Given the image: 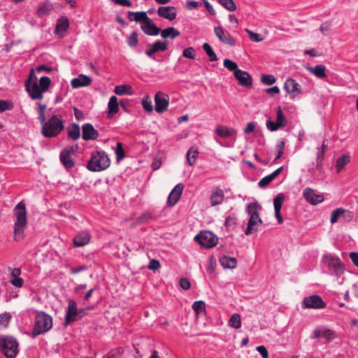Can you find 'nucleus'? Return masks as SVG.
Here are the masks:
<instances>
[{"label": "nucleus", "mask_w": 358, "mask_h": 358, "mask_svg": "<svg viewBox=\"0 0 358 358\" xmlns=\"http://www.w3.org/2000/svg\"><path fill=\"white\" fill-rule=\"evenodd\" d=\"M155 110L159 113H162L167 110L169 99L166 94L159 92L155 96Z\"/></svg>", "instance_id": "f8f14e48"}, {"label": "nucleus", "mask_w": 358, "mask_h": 358, "mask_svg": "<svg viewBox=\"0 0 358 358\" xmlns=\"http://www.w3.org/2000/svg\"><path fill=\"white\" fill-rule=\"evenodd\" d=\"M90 241V235L87 231L79 233L73 238V244L76 247H83L89 243Z\"/></svg>", "instance_id": "bb28decb"}, {"label": "nucleus", "mask_w": 358, "mask_h": 358, "mask_svg": "<svg viewBox=\"0 0 358 358\" xmlns=\"http://www.w3.org/2000/svg\"><path fill=\"white\" fill-rule=\"evenodd\" d=\"M78 146L68 145L65 147L60 153L59 159L62 164L66 169H71L74 166L75 162L73 155L77 150Z\"/></svg>", "instance_id": "1a4fd4ad"}, {"label": "nucleus", "mask_w": 358, "mask_h": 358, "mask_svg": "<svg viewBox=\"0 0 358 358\" xmlns=\"http://www.w3.org/2000/svg\"><path fill=\"white\" fill-rule=\"evenodd\" d=\"M168 49L166 41H156L152 45H148L145 50V55L152 59H154V55L160 51H165Z\"/></svg>", "instance_id": "4468645a"}, {"label": "nucleus", "mask_w": 358, "mask_h": 358, "mask_svg": "<svg viewBox=\"0 0 358 358\" xmlns=\"http://www.w3.org/2000/svg\"><path fill=\"white\" fill-rule=\"evenodd\" d=\"M141 28L148 36H157L161 31V29L154 24L150 18L144 24H142Z\"/></svg>", "instance_id": "4be33fe9"}, {"label": "nucleus", "mask_w": 358, "mask_h": 358, "mask_svg": "<svg viewBox=\"0 0 358 358\" xmlns=\"http://www.w3.org/2000/svg\"><path fill=\"white\" fill-rule=\"evenodd\" d=\"M14 213L16 217V221L14 224V239L19 241L24 238V231L27 225L25 204L22 202L18 203L14 208Z\"/></svg>", "instance_id": "f03ea898"}, {"label": "nucleus", "mask_w": 358, "mask_h": 358, "mask_svg": "<svg viewBox=\"0 0 358 358\" xmlns=\"http://www.w3.org/2000/svg\"><path fill=\"white\" fill-rule=\"evenodd\" d=\"M190 282L189 280L186 278H182L180 280V286L182 289L185 290H187L190 288Z\"/></svg>", "instance_id": "69168bd1"}, {"label": "nucleus", "mask_w": 358, "mask_h": 358, "mask_svg": "<svg viewBox=\"0 0 358 358\" xmlns=\"http://www.w3.org/2000/svg\"><path fill=\"white\" fill-rule=\"evenodd\" d=\"M198 150L194 147H191L186 155L187 160L189 166H193L198 157Z\"/></svg>", "instance_id": "a19ab883"}, {"label": "nucleus", "mask_w": 358, "mask_h": 358, "mask_svg": "<svg viewBox=\"0 0 358 358\" xmlns=\"http://www.w3.org/2000/svg\"><path fill=\"white\" fill-rule=\"evenodd\" d=\"M35 320L34 336L48 331L52 327V317L43 311L36 313Z\"/></svg>", "instance_id": "39448f33"}, {"label": "nucleus", "mask_w": 358, "mask_h": 358, "mask_svg": "<svg viewBox=\"0 0 358 358\" xmlns=\"http://www.w3.org/2000/svg\"><path fill=\"white\" fill-rule=\"evenodd\" d=\"M69 27V22L67 18L60 19L57 21L55 32L60 35L61 37L63 36L62 33L65 32Z\"/></svg>", "instance_id": "58836bf2"}, {"label": "nucleus", "mask_w": 358, "mask_h": 358, "mask_svg": "<svg viewBox=\"0 0 358 358\" xmlns=\"http://www.w3.org/2000/svg\"><path fill=\"white\" fill-rule=\"evenodd\" d=\"M329 141L325 139L323 141L320 148H318L317 152V168L320 169L322 166V161L324 159V155L328 149Z\"/></svg>", "instance_id": "2f4dec72"}, {"label": "nucleus", "mask_w": 358, "mask_h": 358, "mask_svg": "<svg viewBox=\"0 0 358 358\" xmlns=\"http://www.w3.org/2000/svg\"><path fill=\"white\" fill-rule=\"evenodd\" d=\"M227 10L233 12L236 10V6L233 0H217Z\"/></svg>", "instance_id": "09e8293b"}, {"label": "nucleus", "mask_w": 358, "mask_h": 358, "mask_svg": "<svg viewBox=\"0 0 358 358\" xmlns=\"http://www.w3.org/2000/svg\"><path fill=\"white\" fill-rule=\"evenodd\" d=\"M285 143L284 141H280L278 145H276L277 148V156L274 160V162H276L278 159H279L284 152V148H285Z\"/></svg>", "instance_id": "13d9d810"}, {"label": "nucleus", "mask_w": 358, "mask_h": 358, "mask_svg": "<svg viewBox=\"0 0 358 358\" xmlns=\"http://www.w3.org/2000/svg\"><path fill=\"white\" fill-rule=\"evenodd\" d=\"M108 117L109 118L112 117L114 114H116L119 110V105L117 102V99L115 96H112L108 101Z\"/></svg>", "instance_id": "72a5a7b5"}, {"label": "nucleus", "mask_w": 358, "mask_h": 358, "mask_svg": "<svg viewBox=\"0 0 358 358\" xmlns=\"http://www.w3.org/2000/svg\"><path fill=\"white\" fill-rule=\"evenodd\" d=\"M51 80L49 77L43 76L39 80L38 85L44 92H47L50 86Z\"/></svg>", "instance_id": "de8ad7c7"}, {"label": "nucleus", "mask_w": 358, "mask_h": 358, "mask_svg": "<svg viewBox=\"0 0 358 358\" xmlns=\"http://www.w3.org/2000/svg\"><path fill=\"white\" fill-rule=\"evenodd\" d=\"M263 221L261 218H253L250 217L248 222L247 228L245 231V234L249 236L253 233V231H257V227L262 224Z\"/></svg>", "instance_id": "c756f323"}, {"label": "nucleus", "mask_w": 358, "mask_h": 358, "mask_svg": "<svg viewBox=\"0 0 358 358\" xmlns=\"http://www.w3.org/2000/svg\"><path fill=\"white\" fill-rule=\"evenodd\" d=\"M262 210V206L257 201L252 202L246 206L245 211L250 215V217L261 218L259 213Z\"/></svg>", "instance_id": "a878e982"}, {"label": "nucleus", "mask_w": 358, "mask_h": 358, "mask_svg": "<svg viewBox=\"0 0 358 358\" xmlns=\"http://www.w3.org/2000/svg\"><path fill=\"white\" fill-rule=\"evenodd\" d=\"M131 87L127 85H117L115 87L114 92L117 95L130 94Z\"/></svg>", "instance_id": "49530a36"}, {"label": "nucleus", "mask_w": 358, "mask_h": 358, "mask_svg": "<svg viewBox=\"0 0 358 358\" xmlns=\"http://www.w3.org/2000/svg\"><path fill=\"white\" fill-rule=\"evenodd\" d=\"M224 198V192L220 188L215 189L210 195V204L215 206L222 203Z\"/></svg>", "instance_id": "c85d7f7f"}, {"label": "nucleus", "mask_w": 358, "mask_h": 358, "mask_svg": "<svg viewBox=\"0 0 358 358\" xmlns=\"http://www.w3.org/2000/svg\"><path fill=\"white\" fill-rule=\"evenodd\" d=\"M229 325L235 329L241 328V320L240 315L238 313L233 314L229 321Z\"/></svg>", "instance_id": "a18cd8bd"}, {"label": "nucleus", "mask_w": 358, "mask_h": 358, "mask_svg": "<svg viewBox=\"0 0 358 358\" xmlns=\"http://www.w3.org/2000/svg\"><path fill=\"white\" fill-rule=\"evenodd\" d=\"M115 154H116V159L117 162H120L121 160H122L125 155H124V149H123V145L121 143H117V146H116V148H115Z\"/></svg>", "instance_id": "864d4df0"}, {"label": "nucleus", "mask_w": 358, "mask_h": 358, "mask_svg": "<svg viewBox=\"0 0 358 358\" xmlns=\"http://www.w3.org/2000/svg\"><path fill=\"white\" fill-rule=\"evenodd\" d=\"M215 132L220 137L227 138L234 136L236 134V130L224 125H218L215 129Z\"/></svg>", "instance_id": "7c9ffc66"}, {"label": "nucleus", "mask_w": 358, "mask_h": 358, "mask_svg": "<svg viewBox=\"0 0 358 358\" xmlns=\"http://www.w3.org/2000/svg\"><path fill=\"white\" fill-rule=\"evenodd\" d=\"M46 104L39 103L37 108L38 120L42 125L41 134L46 138H54L57 136L64 129V122L60 116L52 115L48 121L45 117Z\"/></svg>", "instance_id": "f257e3e1"}, {"label": "nucleus", "mask_w": 358, "mask_h": 358, "mask_svg": "<svg viewBox=\"0 0 358 358\" xmlns=\"http://www.w3.org/2000/svg\"><path fill=\"white\" fill-rule=\"evenodd\" d=\"M110 164V158L104 151H94L91 155L87 168L90 171L98 172L106 170Z\"/></svg>", "instance_id": "7ed1b4c3"}, {"label": "nucleus", "mask_w": 358, "mask_h": 358, "mask_svg": "<svg viewBox=\"0 0 358 358\" xmlns=\"http://www.w3.org/2000/svg\"><path fill=\"white\" fill-rule=\"evenodd\" d=\"M52 9V6L49 2H45L41 6H39L36 11V15L38 17H41L49 13V12Z\"/></svg>", "instance_id": "37998d69"}, {"label": "nucleus", "mask_w": 358, "mask_h": 358, "mask_svg": "<svg viewBox=\"0 0 358 358\" xmlns=\"http://www.w3.org/2000/svg\"><path fill=\"white\" fill-rule=\"evenodd\" d=\"M159 17L172 21L176 18V9L174 6H161L157 10Z\"/></svg>", "instance_id": "6ab92c4d"}, {"label": "nucleus", "mask_w": 358, "mask_h": 358, "mask_svg": "<svg viewBox=\"0 0 358 358\" xmlns=\"http://www.w3.org/2000/svg\"><path fill=\"white\" fill-rule=\"evenodd\" d=\"M303 306L306 308L321 309L325 308L326 303L320 296L312 295L303 299Z\"/></svg>", "instance_id": "9b49d317"}, {"label": "nucleus", "mask_w": 358, "mask_h": 358, "mask_svg": "<svg viewBox=\"0 0 358 358\" xmlns=\"http://www.w3.org/2000/svg\"><path fill=\"white\" fill-rule=\"evenodd\" d=\"M245 31L248 34L251 41L254 42H260L263 41V38L260 36V34L255 33L248 29H245Z\"/></svg>", "instance_id": "bf43d9fd"}, {"label": "nucleus", "mask_w": 358, "mask_h": 358, "mask_svg": "<svg viewBox=\"0 0 358 358\" xmlns=\"http://www.w3.org/2000/svg\"><path fill=\"white\" fill-rule=\"evenodd\" d=\"M285 91L293 96L301 93V90L299 84L294 79H287L284 85Z\"/></svg>", "instance_id": "aec40b11"}, {"label": "nucleus", "mask_w": 358, "mask_h": 358, "mask_svg": "<svg viewBox=\"0 0 358 358\" xmlns=\"http://www.w3.org/2000/svg\"><path fill=\"white\" fill-rule=\"evenodd\" d=\"M201 6V3L196 1H188L186 2L185 8L188 10H192Z\"/></svg>", "instance_id": "e2e57ef3"}, {"label": "nucleus", "mask_w": 358, "mask_h": 358, "mask_svg": "<svg viewBox=\"0 0 358 358\" xmlns=\"http://www.w3.org/2000/svg\"><path fill=\"white\" fill-rule=\"evenodd\" d=\"M285 200V195L283 194H278L273 199V205L275 210H280L282 203Z\"/></svg>", "instance_id": "3c124183"}, {"label": "nucleus", "mask_w": 358, "mask_h": 358, "mask_svg": "<svg viewBox=\"0 0 358 358\" xmlns=\"http://www.w3.org/2000/svg\"><path fill=\"white\" fill-rule=\"evenodd\" d=\"M313 337L315 338L323 337L328 341H331L335 338V333L329 329L318 328L313 331Z\"/></svg>", "instance_id": "393cba45"}, {"label": "nucleus", "mask_w": 358, "mask_h": 358, "mask_svg": "<svg viewBox=\"0 0 358 358\" xmlns=\"http://www.w3.org/2000/svg\"><path fill=\"white\" fill-rule=\"evenodd\" d=\"M287 124V119L283 114L280 107H278L276 110V121L273 122L271 120H268L266 121V125L269 131H275L279 128L285 127Z\"/></svg>", "instance_id": "9d476101"}, {"label": "nucleus", "mask_w": 358, "mask_h": 358, "mask_svg": "<svg viewBox=\"0 0 358 358\" xmlns=\"http://www.w3.org/2000/svg\"><path fill=\"white\" fill-rule=\"evenodd\" d=\"M80 311L78 310L76 303L72 300L69 299L68 303L67 311L65 315V326H68L72 322L76 320V316Z\"/></svg>", "instance_id": "2eb2a0df"}, {"label": "nucleus", "mask_w": 358, "mask_h": 358, "mask_svg": "<svg viewBox=\"0 0 358 358\" xmlns=\"http://www.w3.org/2000/svg\"><path fill=\"white\" fill-rule=\"evenodd\" d=\"M128 19L130 21H136L144 24L149 19L147 13L144 11L133 12L129 11L127 14Z\"/></svg>", "instance_id": "b1692460"}, {"label": "nucleus", "mask_w": 358, "mask_h": 358, "mask_svg": "<svg viewBox=\"0 0 358 358\" xmlns=\"http://www.w3.org/2000/svg\"><path fill=\"white\" fill-rule=\"evenodd\" d=\"M152 218V215L149 213H145L143 214L141 217L138 218L137 222L138 224H143L148 222Z\"/></svg>", "instance_id": "680f3d73"}, {"label": "nucleus", "mask_w": 358, "mask_h": 358, "mask_svg": "<svg viewBox=\"0 0 358 358\" xmlns=\"http://www.w3.org/2000/svg\"><path fill=\"white\" fill-rule=\"evenodd\" d=\"M283 170V167L281 166L274 171L271 174L264 177L258 182V186L261 188L266 187L271 182H272Z\"/></svg>", "instance_id": "cd10ccee"}, {"label": "nucleus", "mask_w": 358, "mask_h": 358, "mask_svg": "<svg viewBox=\"0 0 358 358\" xmlns=\"http://www.w3.org/2000/svg\"><path fill=\"white\" fill-rule=\"evenodd\" d=\"M128 45L131 48H135L138 44V34L135 31L131 33L127 39Z\"/></svg>", "instance_id": "603ef678"}, {"label": "nucleus", "mask_w": 358, "mask_h": 358, "mask_svg": "<svg viewBox=\"0 0 358 358\" xmlns=\"http://www.w3.org/2000/svg\"><path fill=\"white\" fill-rule=\"evenodd\" d=\"M192 309L197 315H204L206 314V304L203 301H195L192 304Z\"/></svg>", "instance_id": "79ce46f5"}, {"label": "nucleus", "mask_w": 358, "mask_h": 358, "mask_svg": "<svg viewBox=\"0 0 358 358\" xmlns=\"http://www.w3.org/2000/svg\"><path fill=\"white\" fill-rule=\"evenodd\" d=\"M261 81L267 85H271L276 82V79L273 75L263 74L261 76Z\"/></svg>", "instance_id": "5fc2aeb1"}, {"label": "nucleus", "mask_w": 358, "mask_h": 358, "mask_svg": "<svg viewBox=\"0 0 358 358\" xmlns=\"http://www.w3.org/2000/svg\"><path fill=\"white\" fill-rule=\"evenodd\" d=\"M220 264L225 268H234L237 265L236 259L234 257H229L223 256L220 259Z\"/></svg>", "instance_id": "e433bc0d"}, {"label": "nucleus", "mask_w": 358, "mask_h": 358, "mask_svg": "<svg viewBox=\"0 0 358 358\" xmlns=\"http://www.w3.org/2000/svg\"><path fill=\"white\" fill-rule=\"evenodd\" d=\"M160 33L161 37L164 39L168 38L174 39L176 37L179 36L180 34V31L173 27H168L166 29L161 30Z\"/></svg>", "instance_id": "c9c22d12"}, {"label": "nucleus", "mask_w": 358, "mask_h": 358, "mask_svg": "<svg viewBox=\"0 0 358 358\" xmlns=\"http://www.w3.org/2000/svg\"><path fill=\"white\" fill-rule=\"evenodd\" d=\"M34 75V71L32 69L29 78L26 80L25 88L33 100H41L43 98L44 92L42 91V89L39 87L37 83L34 82L31 83V78Z\"/></svg>", "instance_id": "0eeeda50"}, {"label": "nucleus", "mask_w": 358, "mask_h": 358, "mask_svg": "<svg viewBox=\"0 0 358 358\" xmlns=\"http://www.w3.org/2000/svg\"><path fill=\"white\" fill-rule=\"evenodd\" d=\"M303 196L311 205H317L324 201V196L315 194V190L310 187H306L303 189Z\"/></svg>", "instance_id": "ddd939ff"}, {"label": "nucleus", "mask_w": 358, "mask_h": 358, "mask_svg": "<svg viewBox=\"0 0 358 358\" xmlns=\"http://www.w3.org/2000/svg\"><path fill=\"white\" fill-rule=\"evenodd\" d=\"M203 49L206 52V55L209 57L210 62H216L218 60L216 54L208 43H204L203 44Z\"/></svg>", "instance_id": "c03bdc74"}, {"label": "nucleus", "mask_w": 358, "mask_h": 358, "mask_svg": "<svg viewBox=\"0 0 358 358\" xmlns=\"http://www.w3.org/2000/svg\"><path fill=\"white\" fill-rule=\"evenodd\" d=\"M350 162V156L348 154L343 155L336 160V169L337 173L341 172L345 166Z\"/></svg>", "instance_id": "4c0bfd02"}, {"label": "nucleus", "mask_w": 358, "mask_h": 358, "mask_svg": "<svg viewBox=\"0 0 358 358\" xmlns=\"http://www.w3.org/2000/svg\"><path fill=\"white\" fill-rule=\"evenodd\" d=\"M19 343L10 336L0 337V350L8 358H15L18 352Z\"/></svg>", "instance_id": "20e7f679"}, {"label": "nucleus", "mask_w": 358, "mask_h": 358, "mask_svg": "<svg viewBox=\"0 0 358 358\" xmlns=\"http://www.w3.org/2000/svg\"><path fill=\"white\" fill-rule=\"evenodd\" d=\"M159 266H160V263L158 260L151 259L149 262L148 268L150 270L155 271V270L158 269L159 268Z\"/></svg>", "instance_id": "774afa93"}, {"label": "nucleus", "mask_w": 358, "mask_h": 358, "mask_svg": "<svg viewBox=\"0 0 358 358\" xmlns=\"http://www.w3.org/2000/svg\"><path fill=\"white\" fill-rule=\"evenodd\" d=\"M82 130V137L85 141L95 140L99 135L98 131L96 130L90 123L83 124Z\"/></svg>", "instance_id": "a211bd4d"}, {"label": "nucleus", "mask_w": 358, "mask_h": 358, "mask_svg": "<svg viewBox=\"0 0 358 358\" xmlns=\"http://www.w3.org/2000/svg\"><path fill=\"white\" fill-rule=\"evenodd\" d=\"M13 106L10 101L0 100V112H3L6 110L12 109Z\"/></svg>", "instance_id": "052dcab7"}, {"label": "nucleus", "mask_w": 358, "mask_h": 358, "mask_svg": "<svg viewBox=\"0 0 358 358\" xmlns=\"http://www.w3.org/2000/svg\"><path fill=\"white\" fill-rule=\"evenodd\" d=\"M142 106L143 109L148 113H150L153 110L152 103L149 96L143 98L142 100Z\"/></svg>", "instance_id": "4d7b16f0"}, {"label": "nucleus", "mask_w": 358, "mask_h": 358, "mask_svg": "<svg viewBox=\"0 0 358 358\" xmlns=\"http://www.w3.org/2000/svg\"><path fill=\"white\" fill-rule=\"evenodd\" d=\"M194 240L207 248H213L218 243L217 237L210 231L201 232L195 236Z\"/></svg>", "instance_id": "6e6552de"}, {"label": "nucleus", "mask_w": 358, "mask_h": 358, "mask_svg": "<svg viewBox=\"0 0 358 358\" xmlns=\"http://www.w3.org/2000/svg\"><path fill=\"white\" fill-rule=\"evenodd\" d=\"M323 262L326 264L332 275L341 276L344 272V266L338 257L331 255H324Z\"/></svg>", "instance_id": "423d86ee"}, {"label": "nucleus", "mask_w": 358, "mask_h": 358, "mask_svg": "<svg viewBox=\"0 0 358 358\" xmlns=\"http://www.w3.org/2000/svg\"><path fill=\"white\" fill-rule=\"evenodd\" d=\"M92 83V79L84 74H80L78 78H73L71 84L73 88L89 86Z\"/></svg>", "instance_id": "5701e85b"}, {"label": "nucleus", "mask_w": 358, "mask_h": 358, "mask_svg": "<svg viewBox=\"0 0 358 358\" xmlns=\"http://www.w3.org/2000/svg\"><path fill=\"white\" fill-rule=\"evenodd\" d=\"M68 136L73 141L78 140L80 137V126L76 123H73L67 128Z\"/></svg>", "instance_id": "473e14b6"}, {"label": "nucleus", "mask_w": 358, "mask_h": 358, "mask_svg": "<svg viewBox=\"0 0 358 358\" xmlns=\"http://www.w3.org/2000/svg\"><path fill=\"white\" fill-rule=\"evenodd\" d=\"M341 215H348L349 218H352L351 213L347 210L343 208H337L334 210L331 213L330 222L331 224L336 223L338 218L341 217Z\"/></svg>", "instance_id": "f704fd0d"}, {"label": "nucleus", "mask_w": 358, "mask_h": 358, "mask_svg": "<svg viewBox=\"0 0 358 358\" xmlns=\"http://www.w3.org/2000/svg\"><path fill=\"white\" fill-rule=\"evenodd\" d=\"M184 185L182 183H179L172 189L171 192L168 200L167 204L169 206H174L180 199V196L182 193Z\"/></svg>", "instance_id": "412c9836"}, {"label": "nucleus", "mask_w": 358, "mask_h": 358, "mask_svg": "<svg viewBox=\"0 0 358 358\" xmlns=\"http://www.w3.org/2000/svg\"><path fill=\"white\" fill-rule=\"evenodd\" d=\"M223 65L227 69L230 71H233L235 74V72L236 71H239L240 69L238 68V65L236 62L229 59H225L223 61Z\"/></svg>", "instance_id": "8fccbe9b"}, {"label": "nucleus", "mask_w": 358, "mask_h": 358, "mask_svg": "<svg viewBox=\"0 0 358 358\" xmlns=\"http://www.w3.org/2000/svg\"><path fill=\"white\" fill-rule=\"evenodd\" d=\"M214 33L218 39L224 44L230 46L236 45V40L229 33H225L223 29L220 27H215L214 28Z\"/></svg>", "instance_id": "dca6fc26"}, {"label": "nucleus", "mask_w": 358, "mask_h": 358, "mask_svg": "<svg viewBox=\"0 0 358 358\" xmlns=\"http://www.w3.org/2000/svg\"><path fill=\"white\" fill-rule=\"evenodd\" d=\"M10 282L13 286L16 287H21L24 284V280L21 278H13Z\"/></svg>", "instance_id": "338daca9"}, {"label": "nucleus", "mask_w": 358, "mask_h": 358, "mask_svg": "<svg viewBox=\"0 0 358 358\" xmlns=\"http://www.w3.org/2000/svg\"><path fill=\"white\" fill-rule=\"evenodd\" d=\"M10 319V315L8 313L0 315V326H6Z\"/></svg>", "instance_id": "0e129e2a"}, {"label": "nucleus", "mask_w": 358, "mask_h": 358, "mask_svg": "<svg viewBox=\"0 0 358 358\" xmlns=\"http://www.w3.org/2000/svg\"><path fill=\"white\" fill-rule=\"evenodd\" d=\"M307 69L313 73L315 76L320 78H324L327 76L325 73V66L323 65H317L315 67L313 66H308L307 67Z\"/></svg>", "instance_id": "ea45409f"}, {"label": "nucleus", "mask_w": 358, "mask_h": 358, "mask_svg": "<svg viewBox=\"0 0 358 358\" xmlns=\"http://www.w3.org/2000/svg\"><path fill=\"white\" fill-rule=\"evenodd\" d=\"M182 55L186 58L194 59L196 57V50L194 48L189 47L183 50Z\"/></svg>", "instance_id": "6e6d98bb"}, {"label": "nucleus", "mask_w": 358, "mask_h": 358, "mask_svg": "<svg viewBox=\"0 0 358 358\" xmlns=\"http://www.w3.org/2000/svg\"><path fill=\"white\" fill-rule=\"evenodd\" d=\"M235 78L241 86L250 88L252 85V78L245 71L239 70L235 72Z\"/></svg>", "instance_id": "f3484780"}]
</instances>
